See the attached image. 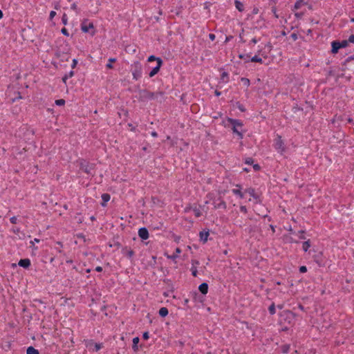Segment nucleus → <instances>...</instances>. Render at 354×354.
<instances>
[{"instance_id": "nucleus-1", "label": "nucleus", "mask_w": 354, "mask_h": 354, "mask_svg": "<svg viewBox=\"0 0 354 354\" xmlns=\"http://www.w3.org/2000/svg\"><path fill=\"white\" fill-rule=\"evenodd\" d=\"M212 203L214 209H226V203L221 197H217L214 193H209L207 195V201L205 203Z\"/></svg>"}, {"instance_id": "nucleus-2", "label": "nucleus", "mask_w": 354, "mask_h": 354, "mask_svg": "<svg viewBox=\"0 0 354 354\" xmlns=\"http://www.w3.org/2000/svg\"><path fill=\"white\" fill-rule=\"evenodd\" d=\"M228 122L232 126L233 133H236L240 139H242L243 137V123L240 120L232 118H229Z\"/></svg>"}, {"instance_id": "nucleus-3", "label": "nucleus", "mask_w": 354, "mask_h": 354, "mask_svg": "<svg viewBox=\"0 0 354 354\" xmlns=\"http://www.w3.org/2000/svg\"><path fill=\"white\" fill-rule=\"evenodd\" d=\"M274 148L280 153L285 151L284 144L281 136H277L274 140Z\"/></svg>"}, {"instance_id": "nucleus-4", "label": "nucleus", "mask_w": 354, "mask_h": 354, "mask_svg": "<svg viewBox=\"0 0 354 354\" xmlns=\"http://www.w3.org/2000/svg\"><path fill=\"white\" fill-rule=\"evenodd\" d=\"M244 192L248 193L252 197L254 203H260L261 202L259 195L255 192L253 188H248Z\"/></svg>"}, {"instance_id": "nucleus-5", "label": "nucleus", "mask_w": 354, "mask_h": 354, "mask_svg": "<svg viewBox=\"0 0 354 354\" xmlns=\"http://www.w3.org/2000/svg\"><path fill=\"white\" fill-rule=\"evenodd\" d=\"M81 29L84 32H89L90 30L94 29L93 24L88 20L84 21L81 24Z\"/></svg>"}, {"instance_id": "nucleus-6", "label": "nucleus", "mask_w": 354, "mask_h": 354, "mask_svg": "<svg viewBox=\"0 0 354 354\" xmlns=\"http://www.w3.org/2000/svg\"><path fill=\"white\" fill-rule=\"evenodd\" d=\"M142 66L139 62L135 63V70L133 72V77L134 80H138L141 77Z\"/></svg>"}, {"instance_id": "nucleus-7", "label": "nucleus", "mask_w": 354, "mask_h": 354, "mask_svg": "<svg viewBox=\"0 0 354 354\" xmlns=\"http://www.w3.org/2000/svg\"><path fill=\"white\" fill-rule=\"evenodd\" d=\"M348 45V41L346 40H344L341 42L333 41V53H337V51L341 48H344Z\"/></svg>"}, {"instance_id": "nucleus-8", "label": "nucleus", "mask_w": 354, "mask_h": 354, "mask_svg": "<svg viewBox=\"0 0 354 354\" xmlns=\"http://www.w3.org/2000/svg\"><path fill=\"white\" fill-rule=\"evenodd\" d=\"M162 64V59H158L157 65L150 71V73L149 74L150 77H153L155 75H156L158 73Z\"/></svg>"}, {"instance_id": "nucleus-9", "label": "nucleus", "mask_w": 354, "mask_h": 354, "mask_svg": "<svg viewBox=\"0 0 354 354\" xmlns=\"http://www.w3.org/2000/svg\"><path fill=\"white\" fill-rule=\"evenodd\" d=\"M138 236L142 239L146 240L149 238V232L147 228L142 227L138 230Z\"/></svg>"}, {"instance_id": "nucleus-10", "label": "nucleus", "mask_w": 354, "mask_h": 354, "mask_svg": "<svg viewBox=\"0 0 354 354\" xmlns=\"http://www.w3.org/2000/svg\"><path fill=\"white\" fill-rule=\"evenodd\" d=\"M122 252L124 255L127 256L129 258H131L134 254L133 251L127 247L123 248L122 250Z\"/></svg>"}, {"instance_id": "nucleus-11", "label": "nucleus", "mask_w": 354, "mask_h": 354, "mask_svg": "<svg viewBox=\"0 0 354 354\" xmlns=\"http://www.w3.org/2000/svg\"><path fill=\"white\" fill-rule=\"evenodd\" d=\"M232 193L236 196H239L241 198H243V193L241 192V186L239 185H236V188L232 189Z\"/></svg>"}, {"instance_id": "nucleus-12", "label": "nucleus", "mask_w": 354, "mask_h": 354, "mask_svg": "<svg viewBox=\"0 0 354 354\" xmlns=\"http://www.w3.org/2000/svg\"><path fill=\"white\" fill-rule=\"evenodd\" d=\"M18 264L21 267L28 268L30 266V261L28 259H21Z\"/></svg>"}, {"instance_id": "nucleus-13", "label": "nucleus", "mask_w": 354, "mask_h": 354, "mask_svg": "<svg viewBox=\"0 0 354 354\" xmlns=\"http://www.w3.org/2000/svg\"><path fill=\"white\" fill-rule=\"evenodd\" d=\"M198 289L201 293L205 295L208 291V285L206 283H203L199 286Z\"/></svg>"}, {"instance_id": "nucleus-14", "label": "nucleus", "mask_w": 354, "mask_h": 354, "mask_svg": "<svg viewBox=\"0 0 354 354\" xmlns=\"http://www.w3.org/2000/svg\"><path fill=\"white\" fill-rule=\"evenodd\" d=\"M209 234V232H200V239L203 243H206L208 239Z\"/></svg>"}, {"instance_id": "nucleus-15", "label": "nucleus", "mask_w": 354, "mask_h": 354, "mask_svg": "<svg viewBox=\"0 0 354 354\" xmlns=\"http://www.w3.org/2000/svg\"><path fill=\"white\" fill-rule=\"evenodd\" d=\"M111 198V196L109 194H103L102 195V199L103 201L102 203V205L103 207H105L106 205V203L110 200Z\"/></svg>"}, {"instance_id": "nucleus-16", "label": "nucleus", "mask_w": 354, "mask_h": 354, "mask_svg": "<svg viewBox=\"0 0 354 354\" xmlns=\"http://www.w3.org/2000/svg\"><path fill=\"white\" fill-rule=\"evenodd\" d=\"M306 4V3L304 1V0H298L295 6H294V8L295 10H298V9H300L302 8V6H305Z\"/></svg>"}, {"instance_id": "nucleus-17", "label": "nucleus", "mask_w": 354, "mask_h": 354, "mask_svg": "<svg viewBox=\"0 0 354 354\" xmlns=\"http://www.w3.org/2000/svg\"><path fill=\"white\" fill-rule=\"evenodd\" d=\"M169 313L168 309L165 307H162L159 310V315L160 316L164 317H166Z\"/></svg>"}, {"instance_id": "nucleus-18", "label": "nucleus", "mask_w": 354, "mask_h": 354, "mask_svg": "<svg viewBox=\"0 0 354 354\" xmlns=\"http://www.w3.org/2000/svg\"><path fill=\"white\" fill-rule=\"evenodd\" d=\"M235 6H236V8L240 12H242L244 10L243 4L239 1H235Z\"/></svg>"}, {"instance_id": "nucleus-19", "label": "nucleus", "mask_w": 354, "mask_h": 354, "mask_svg": "<svg viewBox=\"0 0 354 354\" xmlns=\"http://www.w3.org/2000/svg\"><path fill=\"white\" fill-rule=\"evenodd\" d=\"M180 252H181V250L179 248H177L176 249V252H174V254L171 256H167V257L169 259H176V258H178V257Z\"/></svg>"}, {"instance_id": "nucleus-20", "label": "nucleus", "mask_w": 354, "mask_h": 354, "mask_svg": "<svg viewBox=\"0 0 354 354\" xmlns=\"http://www.w3.org/2000/svg\"><path fill=\"white\" fill-rule=\"evenodd\" d=\"M26 354H39V353L32 346H30L27 348Z\"/></svg>"}, {"instance_id": "nucleus-21", "label": "nucleus", "mask_w": 354, "mask_h": 354, "mask_svg": "<svg viewBox=\"0 0 354 354\" xmlns=\"http://www.w3.org/2000/svg\"><path fill=\"white\" fill-rule=\"evenodd\" d=\"M250 61L252 62H259L261 64L263 63L262 59L258 55H255L254 56L251 57Z\"/></svg>"}, {"instance_id": "nucleus-22", "label": "nucleus", "mask_w": 354, "mask_h": 354, "mask_svg": "<svg viewBox=\"0 0 354 354\" xmlns=\"http://www.w3.org/2000/svg\"><path fill=\"white\" fill-rule=\"evenodd\" d=\"M139 342V338L138 337H134L133 339V349L136 351L138 350V346L137 344Z\"/></svg>"}, {"instance_id": "nucleus-23", "label": "nucleus", "mask_w": 354, "mask_h": 354, "mask_svg": "<svg viewBox=\"0 0 354 354\" xmlns=\"http://www.w3.org/2000/svg\"><path fill=\"white\" fill-rule=\"evenodd\" d=\"M39 241L40 240L39 239L35 238L30 242L31 247H32L34 250H37V248L35 246V244H37V243H39Z\"/></svg>"}, {"instance_id": "nucleus-24", "label": "nucleus", "mask_w": 354, "mask_h": 354, "mask_svg": "<svg viewBox=\"0 0 354 354\" xmlns=\"http://www.w3.org/2000/svg\"><path fill=\"white\" fill-rule=\"evenodd\" d=\"M39 241L40 240L39 239L35 238L30 242L31 247H32L34 250H37V248L35 246V244H37V243H39Z\"/></svg>"}, {"instance_id": "nucleus-25", "label": "nucleus", "mask_w": 354, "mask_h": 354, "mask_svg": "<svg viewBox=\"0 0 354 354\" xmlns=\"http://www.w3.org/2000/svg\"><path fill=\"white\" fill-rule=\"evenodd\" d=\"M310 247V243L309 241H306L303 243L302 248L304 251L307 252L308 248Z\"/></svg>"}, {"instance_id": "nucleus-26", "label": "nucleus", "mask_w": 354, "mask_h": 354, "mask_svg": "<svg viewBox=\"0 0 354 354\" xmlns=\"http://www.w3.org/2000/svg\"><path fill=\"white\" fill-rule=\"evenodd\" d=\"M116 61L115 58H110L109 59V63L106 64V68L111 69L113 68L112 63Z\"/></svg>"}, {"instance_id": "nucleus-27", "label": "nucleus", "mask_w": 354, "mask_h": 354, "mask_svg": "<svg viewBox=\"0 0 354 354\" xmlns=\"http://www.w3.org/2000/svg\"><path fill=\"white\" fill-rule=\"evenodd\" d=\"M102 348V344L95 343V344H93V351H97L100 349H101Z\"/></svg>"}, {"instance_id": "nucleus-28", "label": "nucleus", "mask_w": 354, "mask_h": 354, "mask_svg": "<svg viewBox=\"0 0 354 354\" xmlns=\"http://www.w3.org/2000/svg\"><path fill=\"white\" fill-rule=\"evenodd\" d=\"M55 103L57 106H64L65 104V100L63 99L57 100Z\"/></svg>"}, {"instance_id": "nucleus-29", "label": "nucleus", "mask_w": 354, "mask_h": 354, "mask_svg": "<svg viewBox=\"0 0 354 354\" xmlns=\"http://www.w3.org/2000/svg\"><path fill=\"white\" fill-rule=\"evenodd\" d=\"M158 59H160V57H156L154 55H151V56H149L148 57L147 61L149 62H153V61H156L158 62Z\"/></svg>"}, {"instance_id": "nucleus-30", "label": "nucleus", "mask_w": 354, "mask_h": 354, "mask_svg": "<svg viewBox=\"0 0 354 354\" xmlns=\"http://www.w3.org/2000/svg\"><path fill=\"white\" fill-rule=\"evenodd\" d=\"M283 353H286L289 351L290 346L289 345H283L281 348Z\"/></svg>"}, {"instance_id": "nucleus-31", "label": "nucleus", "mask_w": 354, "mask_h": 354, "mask_svg": "<svg viewBox=\"0 0 354 354\" xmlns=\"http://www.w3.org/2000/svg\"><path fill=\"white\" fill-rule=\"evenodd\" d=\"M269 311L270 313V314L272 315H274L275 313V306H274V304H272L270 307H269Z\"/></svg>"}, {"instance_id": "nucleus-32", "label": "nucleus", "mask_w": 354, "mask_h": 354, "mask_svg": "<svg viewBox=\"0 0 354 354\" xmlns=\"http://www.w3.org/2000/svg\"><path fill=\"white\" fill-rule=\"evenodd\" d=\"M194 214L196 217H199L201 216V212L198 209H194Z\"/></svg>"}, {"instance_id": "nucleus-33", "label": "nucleus", "mask_w": 354, "mask_h": 354, "mask_svg": "<svg viewBox=\"0 0 354 354\" xmlns=\"http://www.w3.org/2000/svg\"><path fill=\"white\" fill-rule=\"evenodd\" d=\"M62 23L64 24V25H66L67 24V22H68V17H67V15L66 14H64L63 16H62Z\"/></svg>"}, {"instance_id": "nucleus-34", "label": "nucleus", "mask_w": 354, "mask_h": 354, "mask_svg": "<svg viewBox=\"0 0 354 354\" xmlns=\"http://www.w3.org/2000/svg\"><path fill=\"white\" fill-rule=\"evenodd\" d=\"M241 81L243 82V84L246 86H249L250 85V80L247 78H245V77H242L241 78Z\"/></svg>"}, {"instance_id": "nucleus-35", "label": "nucleus", "mask_w": 354, "mask_h": 354, "mask_svg": "<svg viewBox=\"0 0 354 354\" xmlns=\"http://www.w3.org/2000/svg\"><path fill=\"white\" fill-rule=\"evenodd\" d=\"M272 12H273V14H274V16L276 18H279V15H278V14H277V9H276V8L273 7V8H272Z\"/></svg>"}, {"instance_id": "nucleus-36", "label": "nucleus", "mask_w": 354, "mask_h": 354, "mask_svg": "<svg viewBox=\"0 0 354 354\" xmlns=\"http://www.w3.org/2000/svg\"><path fill=\"white\" fill-rule=\"evenodd\" d=\"M299 271H300V272H301V273H304V272H306L307 271V268H306V266H301V267L299 268Z\"/></svg>"}, {"instance_id": "nucleus-37", "label": "nucleus", "mask_w": 354, "mask_h": 354, "mask_svg": "<svg viewBox=\"0 0 354 354\" xmlns=\"http://www.w3.org/2000/svg\"><path fill=\"white\" fill-rule=\"evenodd\" d=\"M61 32H62V34H64L66 36H68L69 35V33H68V30L65 28H62Z\"/></svg>"}, {"instance_id": "nucleus-38", "label": "nucleus", "mask_w": 354, "mask_h": 354, "mask_svg": "<svg viewBox=\"0 0 354 354\" xmlns=\"http://www.w3.org/2000/svg\"><path fill=\"white\" fill-rule=\"evenodd\" d=\"M55 15H56V12L55 11H51L50 12V15H49L50 19H53Z\"/></svg>"}, {"instance_id": "nucleus-39", "label": "nucleus", "mask_w": 354, "mask_h": 354, "mask_svg": "<svg viewBox=\"0 0 354 354\" xmlns=\"http://www.w3.org/2000/svg\"><path fill=\"white\" fill-rule=\"evenodd\" d=\"M10 220L12 223L15 224L17 223V218L16 216H12Z\"/></svg>"}, {"instance_id": "nucleus-40", "label": "nucleus", "mask_w": 354, "mask_h": 354, "mask_svg": "<svg viewBox=\"0 0 354 354\" xmlns=\"http://www.w3.org/2000/svg\"><path fill=\"white\" fill-rule=\"evenodd\" d=\"M240 210H241L242 212H243V213H247V208H246V207H245V206H243V205L241 206V207H240Z\"/></svg>"}, {"instance_id": "nucleus-41", "label": "nucleus", "mask_w": 354, "mask_h": 354, "mask_svg": "<svg viewBox=\"0 0 354 354\" xmlns=\"http://www.w3.org/2000/svg\"><path fill=\"white\" fill-rule=\"evenodd\" d=\"M290 37L294 41H296L298 39L297 35L296 33H292Z\"/></svg>"}, {"instance_id": "nucleus-42", "label": "nucleus", "mask_w": 354, "mask_h": 354, "mask_svg": "<svg viewBox=\"0 0 354 354\" xmlns=\"http://www.w3.org/2000/svg\"><path fill=\"white\" fill-rule=\"evenodd\" d=\"M252 162H253V160H252V158H248V159H246V160H245V163H246V164H248V165H249V164H252Z\"/></svg>"}, {"instance_id": "nucleus-43", "label": "nucleus", "mask_w": 354, "mask_h": 354, "mask_svg": "<svg viewBox=\"0 0 354 354\" xmlns=\"http://www.w3.org/2000/svg\"><path fill=\"white\" fill-rule=\"evenodd\" d=\"M253 167H254V170H256V171H258L260 169V166L257 164L254 165Z\"/></svg>"}, {"instance_id": "nucleus-44", "label": "nucleus", "mask_w": 354, "mask_h": 354, "mask_svg": "<svg viewBox=\"0 0 354 354\" xmlns=\"http://www.w3.org/2000/svg\"><path fill=\"white\" fill-rule=\"evenodd\" d=\"M215 35L214 34H209V38L212 40V41H214L215 39Z\"/></svg>"}, {"instance_id": "nucleus-45", "label": "nucleus", "mask_w": 354, "mask_h": 354, "mask_svg": "<svg viewBox=\"0 0 354 354\" xmlns=\"http://www.w3.org/2000/svg\"><path fill=\"white\" fill-rule=\"evenodd\" d=\"M143 338H144L145 339H147L149 338V333H147V332H146V333H144V334H143Z\"/></svg>"}, {"instance_id": "nucleus-46", "label": "nucleus", "mask_w": 354, "mask_h": 354, "mask_svg": "<svg viewBox=\"0 0 354 354\" xmlns=\"http://www.w3.org/2000/svg\"><path fill=\"white\" fill-rule=\"evenodd\" d=\"M348 41L351 43H354V35L350 36Z\"/></svg>"}, {"instance_id": "nucleus-47", "label": "nucleus", "mask_w": 354, "mask_h": 354, "mask_svg": "<svg viewBox=\"0 0 354 354\" xmlns=\"http://www.w3.org/2000/svg\"><path fill=\"white\" fill-rule=\"evenodd\" d=\"M192 274H193V276L196 277V275H197V270H196V268L192 269Z\"/></svg>"}, {"instance_id": "nucleus-48", "label": "nucleus", "mask_w": 354, "mask_h": 354, "mask_svg": "<svg viewBox=\"0 0 354 354\" xmlns=\"http://www.w3.org/2000/svg\"><path fill=\"white\" fill-rule=\"evenodd\" d=\"M71 9L76 10H77V5L75 3H73L71 5Z\"/></svg>"}, {"instance_id": "nucleus-49", "label": "nucleus", "mask_w": 354, "mask_h": 354, "mask_svg": "<svg viewBox=\"0 0 354 354\" xmlns=\"http://www.w3.org/2000/svg\"><path fill=\"white\" fill-rule=\"evenodd\" d=\"M95 270L97 272H101L102 270V268L100 267V266H97V267L95 268Z\"/></svg>"}, {"instance_id": "nucleus-50", "label": "nucleus", "mask_w": 354, "mask_h": 354, "mask_svg": "<svg viewBox=\"0 0 354 354\" xmlns=\"http://www.w3.org/2000/svg\"><path fill=\"white\" fill-rule=\"evenodd\" d=\"M76 64H77V60H76V59H73V60L72 67H73V68H75V66H76Z\"/></svg>"}, {"instance_id": "nucleus-51", "label": "nucleus", "mask_w": 354, "mask_h": 354, "mask_svg": "<svg viewBox=\"0 0 354 354\" xmlns=\"http://www.w3.org/2000/svg\"><path fill=\"white\" fill-rule=\"evenodd\" d=\"M151 136L153 137H157L158 136V133L156 131H153V132H151Z\"/></svg>"}, {"instance_id": "nucleus-52", "label": "nucleus", "mask_w": 354, "mask_h": 354, "mask_svg": "<svg viewBox=\"0 0 354 354\" xmlns=\"http://www.w3.org/2000/svg\"><path fill=\"white\" fill-rule=\"evenodd\" d=\"M74 75V72L73 71H71L68 74V75H67L68 77H73Z\"/></svg>"}, {"instance_id": "nucleus-53", "label": "nucleus", "mask_w": 354, "mask_h": 354, "mask_svg": "<svg viewBox=\"0 0 354 354\" xmlns=\"http://www.w3.org/2000/svg\"><path fill=\"white\" fill-rule=\"evenodd\" d=\"M68 78H69V77H68L67 75H65V76L62 78L63 82L66 83V80H67Z\"/></svg>"}, {"instance_id": "nucleus-54", "label": "nucleus", "mask_w": 354, "mask_h": 354, "mask_svg": "<svg viewBox=\"0 0 354 354\" xmlns=\"http://www.w3.org/2000/svg\"><path fill=\"white\" fill-rule=\"evenodd\" d=\"M3 12H2V11L0 10V19L3 18Z\"/></svg>"}, {"instance_id": "nucleus-55", "label": "nucleus", "mask_w": 354, "mask_h": 354, "mask_svg": "<svg viewBox=\"0 0 354 354\" xmlns=\"http://www.w3.org/2000/svg\"><path fill=\"white\" fill-rule=\"evenodd\" d=\"M252 42H253L254 44H256V43H257V40H256V39H252Z\"/></svg>"}, {"instance_id": "nucleus-56", "label": "nucleus", "mask_w": 354, "mask_h": 354, "mask_svg": "<svg viewBox=\"0 0 354 354\" xmlns=\"http://www.w3.org/2000/svg\"><path fill=\"white\" fill-rule=\"evenodd\" d=\"M225 76H227V73H223V77H225Z\"/></svg>"}, {"instance_id": "nucleus-57", "label": "nucleus", "mask_w": 354, "mask_h": 354, "mask_svg": "<svg viewBox=\"0 0 354 354\" xmlns=\"http://www.w3.org/2000/svg\"><path fill=\"white\" fill-rule=\"evenodd\" d=\"M215 93H216V95H218V96L220 95V93H219V92H218V91H216V92H215Z\"/></svg>"}, {"instance_id": "nucleus-58", "label": "nucleus", "mask_w": 354, "mask_h": 354, "mask_svg": "<svg viewBox=\"0 0 354 354\" xmlns=\"http://www.w3.org/2000/svg\"><path fill=\"white\" fill-rule=\"evenodd\" d=\"M267 46H268V47L269 48V49L270 50V48H271V46L270 45V44H268L267 45Z\"/></svg>"}, {"instance_id": "nucleus-59", "label": "nucleus", "mask_w": 354, "mask_h": 354, "mask_svg": "<svg viewBox=\"0 0 354 354\" xmlns=\"http://www.w3.org/2000/svg\"><path fill=\"white\" fill-rule=\"evenodd\" d=\"M244 57H245V56L241 55L239 56V57H240V58H242V59H243V58H244Z\"/></svg>"}, {"instance_id": "nucleus-60", "label": "nucleus", "mask_w": 354, "mask_h": 354, "mask_svg": "<svg viewBox=\"0 0 354 354\" xmlns=\"http://www.w3.org/2000/svg\"><path fill=\"white\" fill-rule=\"evenodd\" d=\"M310 32H311V30L310 29L308 30V31H307L308 34H309Z\"/></svg>"}, {"instance_id": "nucleus-61", "label": "nucleus", "mask_w": 354, "mask_h": 354, "mask_svg": "<svg viewBox=\"0 0 354 354\" xmlns=\"http://www.w3.org/2000/svg\"><path fill=\"white\" fill-rule=\"evenodd\" d=\"M94 34H95V31H93V32H91V35H93Z\"/></svg>"}, {"instance_id": "nucleus-62", "label": "nucleus", "mask_w": 354, "mask_h": 354, "mask_svg": "<svg viewBox=\"0 0 354 354\" xmlns=\"http://www.w3.org/2000/svg\"><path fill=\"white\" fill-rule=\"evenodd\" d=\"M53 260H54V259H53V258H52V259H50V261L52 262V261H53Z\"/></svg>"}]
</instances>
